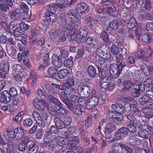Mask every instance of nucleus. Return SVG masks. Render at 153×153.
Here are the masks:
<instances>
[{
	"label": "nucleus",
	"mask_w": 153,
	"mask_h": 153,
	"mask_svg": "<svg viewBox=\"0 0 153 153\" xmlns=\"http://www.w3.org/2000/svg\"><path fill=\"white\" fill-rule=\"evenodd\" d=\"M118 65L112 64L110 65V72L111 76L115 79L117 78L120 75L123 68L126 65L123 62V58L121 55L116 57Z\"/></svg>",
	"instance_id": "nucleus-1"
},
{
	"label": "nucleus",
	"mask_w": 153,
	"mask_h": 153,
	"mask_svg": "<svg viewBox=\"0 0 153 153\" xmlns=\"http://www.w3.org/2000/svg\"><path fill=\"white\" fill-rule=\"evenodd\" d=\"M75 84V81L73 79H69L67 82L62 85H57L54 83H52L51 85L49 84H47L45 85L46 88L48 90L49 92L52 93L55 95L57 94V92L55 90L53 87L59 89L60 90H63L64 88H68L73 86Z\"/></svg>",
	"instance_id": "nucleus-2"
},
{
	"label": "nucleus",
	"mask_w": 153,
	"mask_h": 153,
	"mask_svg": "<svg viewBox=\"0 0 153 153\" xmlns=\"http://www.w3.org/2000/svg\"><path fill=\"white\" fill-rule=\"evenodd\" d=\"M7 135L14 140L21 139L24 137V132L23 129L20 127L16 128L14 130L10 127L6 128L5 130Z\"/></svg>",
	"instance_id": "nucleus-3"
},
{
	"label": "nucleus",
	"mask_w": 153,
	"mask_h": 153,
	"mask_svg": "<svg viewBox=\"0 0 153 153\" xmlns=\"http://www.w3.org/2000/svg\"><path fill=\"white\" fill-rule=\"evenodd\" d=\"M45 102H46V107L50 113L53 115L55 116L56 115V113L54 110L51 108H50L51 103H53L56 106L57 105H59L61 102L56 97L54 96L52 94H47L46 98L45 99Z\"/></svg>",
	"instance_id": "nucleus-4"
},
{
	"label": "nucleus",
	"mask_w": 153,
	"mask_h": 153,
	"mask_svg": "<svg viewBox=\"0 0 153 153\" xmlns=\"http://www.w3.org/2000/svg\"><path fill=\"white\" fill-rule=\"evenodd\" d=\"M99 101V98L98 96H94L88 99L87 101L82 100V103L81 102L79 105L81 106H85L88 109H91L94 107L98 104Z\"/></svg>",
	"instance_id": "nucleus-5"
},
{
	"label": "nucleus",
	"mask_w": 153,
	"mask_h": 153,
	"mask_svg": "<svg viewBox=\"0 0 153 153\" xmlns=\"http://www.w3.org/2000/svg\"><path fill=\"white\" fill-rule=\"evenodd\" d=\"M129 148L123 142H120L119 143H114L111 146V149L117 153H123L124 149L127 151Z\"/></svg>",
	"instance_id": "nucleus-6"
},
{
	"label": "nucleus",
	"mask_w": 153,
	"mask_h": 153,
	"mask_svg": "<svg viewBox=\"0 0 153 153\" xmlns=\"http://www.w3.org/2000/svg\"><path fill=\"white\" fill-rule=\"evenodd\" d=\"M46 136L44 139V142L49 144L48 146L50 150H53L55 147V145H53V143L56 141V136L55 135L50 134L49 132H46Z\"/></svg>",
	"instance_id": "nucleus-7"
},
{
	"label": "nucleus",
	"mask_w": 153,
	"mask_h": 153,
	"mask_svg": "<svg viewBox=\"0 0 153 153\" xmlns=\"http://www.w3.org/2000/svg\"><path fill=\"white\" fill-rule=\"evenodd\" d=\"M77 92L82 97H88L91 93V88L89 86L86 85H80L78 86Z\"/></svg>",
	"instance_id": "nucleus-8"
},
{
	"label": "nucleus",
	"mask_w": 153,
	"mask_h": 153,
	"mask_svg": "<svg viewBox=\"0 0 153 153\" xmlns=\"http://www.w3.org/2000/svg\"><path fill=\"white\" fill-rule=\"evenodd\" d=\"M65 24L66 25L64 27L63 29L62 30L61 35H60L59 37H60L61 40L63 42H65L66 40V39L65 37V31L68 32L69 34H70V32L72 30L73 28V25L69 24V22L65 21Z\"/></svg>",
	"instance_id": "nucleus-9"
},
{
	"label": "nucleus",
	"mask_w": 153,
	"mask_h": 153,
	"mask_svg": "<svg viewBox=\"0 0 153 153\" xmlns=\"http://www.w3.org/2000/svg\"><path fill=\"white\" fill-rule=\"evenodd\" d=\"M33 105L37 109L40 110H45L46 102L45 100L40 99L38 98L35 99L33 101Z\"/></svg>",
	"instance_id": "nucleus-10"
},
{
	"label": "nucleus",
	"mask_w": 153,
	"mask_h": 153,
	"mask_svg": "<svg viewBox=\"0 0 153 153\" xmlns=\"http://www.w3.org/2000/svg\"><path fill=\"white\" fill-rule=\"evenodd\" d=\"M128 100V98H124L120 100V102H122L123 101V103L121 104L120 102L117 104V109H116V112L117 114H121L124 113L126 111V109L124 107V106L125 105V102H127Z\"/></svg>",
	"instance_id": "nucleus-11"
},
{
	"label": "nucleus",
	"mask_w": 153,
	"mask_h": 153,
	"mask_svg": "<svg viewBox=\"0 0 153 153\" xmlns=\"http://www.w3.org/2000/svg\"><path fill=\"white\" fill-rule=\"evenodd\" d=\"M76 9L79 13L83 14L88 13L90 8L86 4L82 3L78 4L76 5Z\"/></svg>",
	"instance_id": "nucleus-12"
},
{
	"label": "nucleus",
	"mask_w": 153,
	"mask_h": 153,
	"mask_svg": "<svg viewBox=\"0 0 153 153\" xmlns=\"http://www.w3.org/2000/svg\"><path fill=\"white\" fill-rule=\"evenodd\" d=\"M52 63L56 68H60L63 65L62 57L56 54L53 55L52 56Z\"/></svg>",
	"instance_id": "nucleus-13"
},
{
	"label": "nucleus",
	"mask_w": 153,
	"mask_h": 153,
	"mask_svg": "<svg viewBox=\"0 0 153 153\" xmlns=\"http://www.w3.org/2000/svg\"><path fill=\"white\" fill-rule=\"evenodd\" d=\"M10 64L9 62L5 63L2 67V65L0 64V76L1 78H5L6 74L8 73L9 69Z\"/></svg>",
	"instance_id": "nucleus-14"
},
{
	"label": "nucleus",
	"mask_w": 153,
	"mask_h": 153,
	"mask_svg": "<svg viewBox=\"0 0 153 153\" xmlns=\"http://www.w3.org/2000/svg\"><path fill=\"white\" fill-rule=\"evenodd\" d=\"M86 43L89 45L91 47L95 48L97 47L99 43V41L94 37H89L86 40L85 39Z\"/></svg>",
	"instance_id": "nucleus-15"
},
{
	"label": "nucleus",
	"mask_w": 153,
	"mask_h": 153,
	"mask_svg": "<svg viewBox=\"0 0 153 153\" xmlns=\"http://www.w3.org/2000/svg\"><path fill=\"white\" fill-rule=\"evenodd\" d=\"M26 147L27 150L30 151L31 153H36L38 149V146L35 142L32 140L27 143Z\"/></svg>",
	"instance_id": "nucleus-16"
},
{
	"label": "nucleus",
	"mask_w": 153,
	"mask_h": 153,
	"mask_svg": "<svg viewBox=\"0 0 153 153\" xmlns=\"http://www.w3.org/2000/svg\"><path fill=\"white\" fill-rule=\"evenodd\" d=\"M0 96V101L1 102L7 103L10 102L11 98L9 96L10 94L8 91H3Z\"/></svg>",
	"instance_id": "nucleus-17"
},
{
	"label": "nucleus",
	"mask_w": 153,
	"mask_h": 153,
	"mask_svg": "<svg viewBox=\"0 0 153 153\" xmlns=\"http://www.w3.org/2000/svg\"><path fill=\"white\" fill-rule=\"evenodd\" d=\"M101 86L102 88L106 89L109 91L111 92L114 88V86L113 83H110L104 81V79L100 81Z\"/></svg>",
	"instance_id": "nucleus-18"
},
{
	"label": "nucleus",
	"mask_w": 153,
	"mask_h": 153,
	"mask_svg": "<svg viewBox=\"0 0 153 153\" xmlns=\"http://www.w3.org/2000/svg\"><path fill=\"white\" fill-rule=\"evenodd\" d=\"M123 23L120 19L114 20L109 23V26L113 29H117L123 26Z\"/></svg>",
	"instance_id": "nucleus-19"
},
{
	"label": "nucleus",
	"mask_w": 153,
	"mask_h": 153,
	"mask_svg": "<svg viewBox=\"0 0 153 153\" xmlns=\"http://www.w3.org/2000/svg\"><path fill=\"white\" fill-rule=\"evenodd\" d=\"M127 142L129 144L133 146L139 145L141 144L140 140L134 136H130L128 137Z\"/></svg>",
	"instance_id": "nucleus-20"
},
{
	"label": "nucleus",
	"mask_w": 153,
	"mask_h": 153,
	"mask_svg": "<svg viewBox=\"0 0 153 153\" xmlns=\"http://www.w3.org/2000/svg\"><path fill=\"white\" fill-rule=\"evenodd\" d=\"M97 57H98V68H106L107 65V59L104 58L102 57L99 56H96Z\"/></svg>",
	"instance_id": "nucleus-21"
},
{
	"label": "nucleus",
	"mask_w": 153,
	"mask_h": 153,
	"mask_svg": "<svg viewBox=\"0 0 153 153\" xmlns=\"http://www.w3.org/2000/svg\"><path fill=\"white\" fill-rule=\"evenodd\" d=\"M14 79L17 82H22V79L26 76V73L24 72L15 73L13 74Z\"/></svg>",
	"instance_id": "nucleus-22"
},
{
	"label": "nucleus",
	"mask_w": 153,
	"mask_h": 153,
	"mask_svg": "<svg viewBox=\"0 0 153 153\" xmlns=\"http://www.w3.org/2000/svg\"><path fill=\"white\" fill-rule=\"evenodd\" d=\"M130 109L131 113H132L135 116L138 117L140 116V113L137 106L135 104L130 103Z\"/></svg>",
	"instance_id": "nucleus-23"
},
{
	"label": "nucleus",
	"mask_w": 153,
	"mask_h": 153,
	"mask_svg": "<svg viewBox=\"0 0 153 153\" xmlns=\"http://www.w3.org/2000/svg\"><path fill=\"white\" fill-rule=\"evenodd\" d=\"M56 111L59 114L65 115L68 114V110L64 108L62 104L60 103L59 105L56 106Z\"/></svg>",
	"instance_id": "nucleus-24"
},
{
	"label": "nucleus",
	"mask_w": 153,
	"mask_h": 153,
	"mask_svg": "<svg viewBox=\"0 0 153 153\" xmlns=\"http://www.w3.org/2000/svg\"><path fill=\"white\" fill-rule=\"evenodd\" d=\"M55 142L57 144L60 146H63L66 145L67 143L65 136L64 137L56 136Z\"/></svg>",
	"instance_id": "nucleus-25"
},
{
	"label": "nucleus",
	"mask_w": 153,
	"mask_h": 153,
	"mask_svg": "<svg viewBox=\"0 0 153 153\" xmlns=\"http://www.w3.org/2000/svg\"><path fill=\"white\" fill-rule=\"evenodd\" d=\"M134 88H132L131 90V94L134 97H137L140 94V85H134Z\"/></svg>",
	"instance_id": "nucleus-26"
},
{
	"label": "nucleus",
	"mask_w": 153,
	"mask_h": 153,
	"mask_svg": "<svg viewBox=\"0 0 153 153\" xmlns=\"http://www.w3.org/2000/svg\"><path fill=\"white\" fill-rule=\"evenodd\" d=\"M62 30L61 29H59L52 31L50 34V37L51 39L53 41H56V38L59 37V35H61Z\"/></svg>",
	"instance_id": "nucleus-27"
},
{
	"label": "nucleus",
	"mask_w": 153,
	"mask_h": 153,
	"mask_svg": "<svg viewBox=\"0 0 153 153\" xmlns=\"http://www.w3.org/2000/svg\"><path fill=\"white\" fill-rule=\"evenodd\" d=\"M135 55L137 58H141L145 60H147L148 59L146 56L145 55V52L142 49L138 50Z\"/></svg>",
	"instance_id": "nucleus-28"
},
{
	"label": "nucleus",
	"mask_w": 153,
	"mask_h": 153,
	"mask_svg": "<svg viewBox=\"0 0 153 153\" xmlns=\"http://www.w3.org/2000/svg\"><path fill=\"white\" fill-rule=\"evenodd\" d=\"M69 71L67 69L59 70L58 72V77L61 79H64L69 74Z\"/></svg>",
	"instance_id": "nucleus-29"
},
{
	"label": "nucleus",
	"mask_w": 153,
	"mask_h": 153,
	"mask_svg": "<svg viewBox=\"0 0 153 153\" xmlns=\"http://www.w3.org/2000/svg\"><path fill=\"white\" fill-rule=\"evenodd\" d=\"M21 13V10L19 8L11 12L10 13V18L13 20L19 19L20 16V14Z\"/></svg>",
	"instance_id": "nucleus-30"
},
{
	"label": "nucleus",
	"mask_w": 153,
	"mask_h": 153,
	"mask_svg": "<svg viewBox=\"0 0 153 153\" xmlns=\"http://www.w3.org/2000/svg\"><path fill=\"white\" fill-rule=\"evenodd\" d=\"M88 32V28L86 27H82L79 29V33L81 37H82V42H83L85 41V37L86 36Z\"/></svg>",
	"instance_id": "nucleus-31"
},
{
	"label": "nucleus",
	"mask_w": 153,
	"mask_h": 153,
	"mask_svg": "<svg viewBox=\"0 0 153 153\" xmlns=\"http://www.w3.org/2000/svg\"><path fill=\"white\" fill-rule=\"evenodd\" d=\"M152 34L151 33H146L143 34L142 37V40L146 43H150L152 41Z\"/></svg>",
	"instance_id": "nucleus-32"
},
{
	"label": "nucleus",
	"mask_w": 153,
	"mask_h": 153,
	"mask_svg": "<svg viewBox=\"0 0 153 153\" xmlns=\"http://www.w3.org/2000/svg\"><path fill=\"white\" fill-rule=\"evenodd\" d=\"M134 85L132 83L128 80H126L123 84V90L124 91H127L130 90V88L134 87Z\"/></svg>",
	"instance_id": "nucleus-33"
},
{
	"label": "nucleus",
	"mask_w": 153,
	"mask_h": 153,
	"mask_svg": "<svg viewBox=\"0 0 153 153\" xmlns=\"http://www.w3.org/2000/svg\"><path fill=\"white\" fill-rule=\"evenodd\" d=\"M54 121L56 125L58 128L61 129L65 128L63 120H62L58 118H55Z\"/></svg>",
	"instance_id": "nucleus-34"
},
{
	"label": "nucleus",
	"mask_w": 153,
	"mask_h": 153,
	"mask_svg": "<svg viewBox=\"0 0 153 153\" xmlns=\"http://www.w3.org/2000/svg\"><path fill=\"white\" fill-rule=\"evenodd\" d=\"M64 135L65 136L67 142L75 141L77 142H79V139L77 137L72 136L68 134L67 132H65Z\"/></svg>",
	"instance_id": "nucleus-35"
},
{
	"label": "nucleus",
	"mask_w": 153,
	"mask_h": 153,
	"mask_svg": "<svg viewBox=\"0 0 153 153\" xmlns=\"http://www.w3.org/2000/svg\"><path fill=\"white\" fill-rule=\"evenodd\" d=\"M64 91L66 94L71 96L75 94L76 93V88L74 87H69L68 88H64L63 90Z\"/></svg>",
	"instance_id": "nucleus-36"
},
{
	"label": "nucleus",
	"mask_w": 153,
	"mask_h": 153,
	"mask_svg": "<svg viewBox=\"0 0 153 153\" xmlns=\"http://www.w3.org/2000/svg\"><path fill=\"white\" fill-rule=\"evenodd\" d=\"M58 71V70L54 67L51 66L48 68L47 73L50 76L54 77L56 75Z\"/></svg>",
	"instance_id": "nucleus-37"
},
{
	"label": "nucleus",
	"mask_w": 153,
	"mask_h": 153,
	"mask_svg": "<svg viewBox=\"0 0 153 153\" xmlns=\"http://www.w3.org/2000/svg\"><path fill=\"white\" fill-rule=\"evenodd\" d=\"M88 72L90 76L92 77H95L97 74L96 68L92 65H90L88 67Z\"/></svg>",
	"instance_id": "nucleus-38"
},
{
	"label": "nucleus",
	"mask_w": 153,
	"mask_h": 153,
	"mask_svg": "<svg viewBox=\"0 0 153 153\" xmlns=\"http://www.w3.org/2000/svg\"><path fill=\"white\" fill-rule=\"evenodd\" d=\"M127 25L129 27L133 28L137 25L136 21L134 18H131L128 21Z\"/></svg>",
	"instance_id": "nucleus-39"
},
{
	"label": "nucleus",
	"mask_w": 153,
	"mask_h": 153,
	"mask_svg": "<svg viewBox=\"0 0 153 153\" xmlns=\"http://www.w3.org/2000/svg\"><path fill=\"white\" fill-rule=\"evenodd\" d=\"M9 7L7 4L4 1L0 0V9L4 12H7L9 10Z\"/></svg>",
	"instance_id": "nucleus-40"
},
{
	"label": "nucleus",
	"mask_w": 153,
	"mask_h": 153,
	"mask_svg": "<svg viewBox=\"0 0 153 153\" xmlns=\"http://www.w3.org/2000/svg\"><path fill=\"white\" fill-rule=\"evenodd\" d=\"M143 113L145 114L147 117L148 116L149 117H152L153 116V109H152L147 107L144 108L142 110Z\"/></svg>",
	"instance_id": "nucleus-41"
},
{
	"label": "nucleus",
	"mask_w": 153,
	"mask_h": 153,
	"mask_svg": "<svg viewBox=\"0 0 153 153\" xmlns=\"http://www.w3.org/2000/svg\"><path fill=\"white\" fill-rule=\"evenodd\" d=\"M123 137H124L123 136V135H122V134L119 132V131H118L115 134V137L111 140H108V143H111L115 141L119 140H120L121 138Z\"/></svg>",
	"instance_id": "nucleus-42"
},
{
	"label": "nucleus",
	"mask_w": 153,
	"mask_h": 153,
	"mask_svg": "<svg viewBox=\"0 0 153 153\" xmlns=\"http://www.w3.org/2000/svg\"><path fill=\"white\" fill-rule=\"evenodd\" d=\"M138 134L139 136L140 137L146 139H148V138L149 134V131L146 130L144 129L143 130H141L138 132Z\"/></svg>",
	"instance_id": "nucleus-43"
},
{
	"label": "nucleus",
	"mask_w": 153,
	"mask_h": 153,
	"mask_svg": "<svg viewBox=\"0 0 153 153\" xmlns=\"http://www.w3.org/2000/svg\"><path fill=\"white\" fill-rule=\"evenodd\" d=\"M67 94L64 91L62 92L61 94L60 95V98L61 100L65 104L68 103L69 100V98L67 96Z\"/></svg>",
	"instance_id": "nucleus-44"
},
{
	"label": "nucleus",
	"mask_w": 153,
	"mask_h": 153,
	"mask_svg": "<svg viewBox=\"0 0 153 153\" xmlns=\"http://www.w3.org/2000/svg\"><path fill=\"white\" fill-rule=\"evenodd\" d=\"M70 20L72 24L75 25L79 26L81 24L80 20L75 17L74 16H72L70 17Z\"/></svg>",
	"instance_id": "nucleus-45"
},
{
	"label": "nucleus",
	"mask_w": 153,
	"mask_h": 153,
	"mask_svg": "<svg viewBox=\"0 0 153 153\" xmlns=\"http://www.w3.org/2000/svg\"><path fill=\"white\" fill-rule=\"evenodd\" d=\"M107 11L109 13L113 16H116L117 15V12L116 11V9L112 7H108Z\"/></svg>",
	"instance_id": "nucleus-46"
},
{
	"label": "nucleus",
	"mask_w": 153,
	"mask_h": 153,
	"mask_svg": "<svg viewBox=\"0 0 153 153\" xmlns=\"http://www.w3.org/2000/svg\"><path fill=\"white\" fill-rule=\"evenodd\" d=\"M136 123L131 122L127 126V130L132 132H135L136 131L137 129L136 126H135V124Z\"/></svg>",
	"instance_id": "nucleus-47"
},
{
	"label": "nucleus",
	"mask_w": 153,
	"mask_h": 153,
	"mask_svg": "<svg viewBox=\"0 0 153 153\" xmlns=\"http://www.w3.org/2000/svg\"><path fill=\"white\" fill-rule=\"evenodd\" d=\"M48 12L45 14V16H49V15L54 14L56 12V9L54 7L50 6H48L47 7Z\"/></svg>",
	"instance_id": "nucleus-48"
},
{
	"label": "nucleus",
	"mask_w": 153,
	"mask_h": 153,
	"mask_svg": "<svg viewBox=\"0 0 153 153\" xmlns=\"http://www.w3.org/2000/svg\"><path fill=\"white\" fill-rule=\"evenodd\" d=\"M87 24L91 28H92L95 25L94 20L93 18L88 17L87 19Z\"/></svg>",
	"instance_id": "nucleus-49"
},
{
	"label": "nucleus",
	"mask_w": 153,
	"mask_h": 153,
	"mask_svg": "<svg viewBox=\"0 0 153 153\" xmlns=\"http://www.w3.org/2000/svg\"><path fill=\"white\" fill-rule=\"evenodd\" d=\"M107 18L106 17H103L101 16H98L97 18V21L98 23L100 24L101 25H104L106 21Z\"/></svg>",
	"instance_id": "nucleus-50"
},
{
	"label": "nucleus",
	"mask_w": 153,
	"mask_h": 153,
	"mask_svg": "<svg viewBox=\"0 0 153 153\" xmlns=\"http://www.w3.org/2000/svg\"><path fill=\"white\" fill-rule=\"evenodd\" d=\"M148 144L147 142H144L143 143V146L145 148L141 150L142 153H150V148L148 147Z\"/></svg>",
	"instance_id": "nucleus-51"
},
{
	"label": "nucleus",
	"mask_w": 153,
	"mask_h": 153,
	"mask_svg": "<svg viewBox=\"0 0 153 153\" xmlns=\"http://www.w3.org/2000/svg\"><path fill=\"white\" fill-rule=\"evenodd\" d=\"M84 53V50L83 49H78L76 53V58L78 59H81L83 57Z\"/></svg>",
	"instance_id": "nucleus-52"
},
{
	"label": "nucleus",
	"mask_w": 153,
	"mask_h": 153,
	"mask_svg": "<svg viewBox=\"0 0 153 153\" xmlns=\"http://www.w3.org/2000/svg\"><path fill=\"white\" fill-rule=\"evenodd\" d=\"M62 120L66 127V126H69L71 124L72 119L70 117H66L63 118Z\"/></svg>",
	"instance_id": "nucleus-53"
},
{
	"label": "nucleus",
	"mask_w": 153,
	"mask_h": 153,
	"mask_svg": "<svg viewBox=\"0 0 153 153\" xmlns=\"http://www.w3.org/2000/svg\"><path fill=\"white\" fill-rule=\"evenodd\" d=\"M17 24L13 22H11L7 26V28L9 31L10 32L13 33L15 28L16 27Z\"/></svg>",
	"instance_id": "nucleus-54"
},
{
	"label": "nucleus",
	"mask_w": 153,
	"mask_h": 153,
	"mask_svg": "<svg viewBox=\"0 0 153 153\" xmlns=\"http://www.w3.org/2000/svg\"><path fill=\"white\" fill-rule=\"evenodd\" d=\"M75 114L81 115L82 114L83 111L81 108L79 106L75 107V108L74 110L73 111Z\"/></svg>",
	"instance_id": "nucleus-55"
},
{
	"label": "nucleus",
	"mask_w": 153,
	"mask_h": 153,
	"mask_svg": "<svg viewBox=\"0 0 153 153\" xmlns=\"http://www.w3.org/2000/svg\"><path fill=\"white\" fill-rule=\"evenodd\" d=\"M100 36L103 40L106 43H108V37L106 32L105 31L102 32Z\"/></svg>",
	"instance_id": "nucleus-56"
},
{
	"label": "nucleus",
	"mask_w": 153,
	"mask_h": 153,
	"mask_svg": "<svg viewBox=\"0 0 153 153\" xmlns=\"http://www.w3.org/2000/svg\"><path fill=\"white\" fill-rule=\"evenodd\" d=\"M73 62L71 59L65 60L64 62V64L68 68H71L73 65Z\"/></svg>",
	"instance_id": "nucleus-57"
},
{
	"label": "nucleus",
	"mask_w": 153,
	"mask_h": 153,
	"mask_svg": "<svg viewBox=\"0 0 153 153\" xmlns=\"http://www.w3.org/2000/svg\"><path fill=\"white\" fill-rule=\"evenodd\" d=\"M111 50L112 53L114 55H117L119 53V49L115 45H112L111 48Z\"/></svg>",
	"instance_id": "nucleus-58"
},
{
	"label": "nucleus",
	"mask_w": 153,
	"mask_h": 153,
	"mask_svg": "<svg viewBox=\"0 0 153 153\" xmlns=\"http://www.w3.org/2000/svg\"><path fill=\"white\" fill-rule=\"evenodd\" d=\"M47 17V19H50L51 22H55L57 19V16L56 14H53L49 15V16H46Z\"/></svg>",
	"instance_id": "nucleus-59"
},
{
	"label": "nucleus",
	"mask_w": 153,
	"mask_h": 153,
	"mask_svg": "<svg viewBox=\"0 0 153 153\" xmlns=\"http://www.w3.org/2000/svg\"><path fill=\"white\" fill-rule=\"evenodd\" d=\"M47 132H49L50 134H57L58 132V128L56 125L52 126H51L49 131H47Z\"/></svg>",
	"instance_id": "nucleus-60"
},
{
	"label": "nucleus",
	"mask_w": 153,
	"mask_h": 153,
	"mask_svg": "<svg viewBox=\"0 0 153 153\" xmlns=\"http://www.w3.org/2000/svg\"><path fill=\"white\" fill-rule=\"evenodd\" d=\"M144 8L147 10H150L152 8V5L149 0H146L144 2Z\"/></svg>",
	"instance_id": "nucleus-61"
},
{
	"label": "nucleus",
	"mask_w": 153,
	"mask_h": 153,
	"mask_svg": "<svg viewBox=\"0 0 153 153\" xmlns=\"http://www.w3.org/2000/svg\"><path fill=\"white\" fill-rule=\"evenodd\" d=\"M118 131L124 137L128 135V131L126 128L123 127L119 129Z\"/></svg>",
	"instance_id": "nucleus-62"
},
{
	"label": "nucleus",
	"mask_w": 153,
	"mask_h": 153,
	"mask_svg": "<svg viewBox=\"0 0 153 153\" xmlns=\"http://www.w3.org/2000/svg\"><path fill=\"white\" fill-rule=\"evenodd\" d=\"M37 93L38 95L42 98V99L45 100L46 98L47 94L45 95L44 91L42 89H38L37 90Z\"/></svg>",
	"instance_id": "nucleus-63"
},
{
	"label": "nucleus",
	"mask_w": 153,
	"mask_h": 153,
	"mask_svg": "<svg viewBox=\"0 0 153 153\" xmlns=\"http://www.w3.org/2000/svg\"><path fill=\"white\" fill-rule=\"evenodd\" d=\"M33 121L30 118H28L24 120L23 123V124L27 127L31 126L33 124Z\"/></svg>",
	"instance_id": "nucleus-64"
}]
</instances>
